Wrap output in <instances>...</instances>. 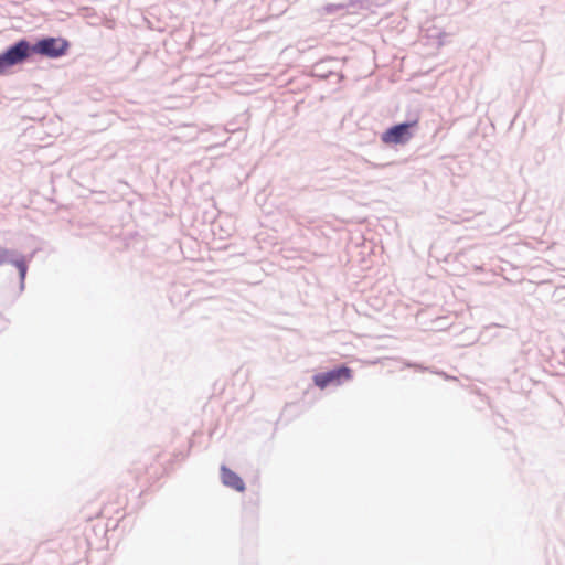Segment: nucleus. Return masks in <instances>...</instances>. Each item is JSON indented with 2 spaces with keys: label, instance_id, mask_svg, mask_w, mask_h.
<instances>
[{
  "label": "nucleus",
  "instance_id": "7",
  "mask_svg": "<svg viewBox=\"0 0 565 565\" xmlns=\"http://www.w3.org/2000/svg\"><path fill=\"white\" fill-rule=\"evenodd\" d=\"M220 470L221 480L225 487L231 488L237 492L245 491L246 484L238 473L230 469L226 465H222Z\"/></svg>",
  "mask_w": 565,
  "mask_h": 565
},
{
  "label": "nucleus",
  "instance_id": "4",
  "mask_svg": "<svg viewBox=\"0 0 565 565\" xmlns=\"http://www.w3.org/2000/svg\"><path fill=\"white\" fill-rule=\"evenodd\" d=\"M352 376L353 370L351 367L345 364H339L328 371L315 374L312 380L317 387L324 390L330 385H340L351 380Z\"/></svg>",
  "mask_w": 565,
  "mask_h": 565
},
{
  "label": "nucleus",
  "instance_id": "3",
  "mask_svg": "<svg viewBox=\"0 0 565 565\" xmlns=\"http://www.w3.org/2000/svg\"><path fill=\"white\" fill-rule=\"evenodd\" d=\"M34 253L22 255L17 249L0 246V266L11 264L18 269L20 280V291L24 290L25 278L29 270V263L32 260Z\"/></svg>",
  "mask_w": 565,
  "mask_h": 565
},
{
  "label": "nucleus",
  "instance_id": "1",
  "mask_svg": "<svg viewBox=\"0 0 565 565\" xmlns=\"http://www.w3.org/2000/svg\"><path fill=\"white\" fill-rule=\"evenodd\" d=\"M20 44L25 63L34 55L57 60L65 56L71 47V42L62 36L42 35L30 41L28 38H20Z\"/></svg>",
  "mask_w": 565,
  "mask_h": 565
},
{
  "label": "nucleus",
  "instance_id": "2",
  "mask_svg": "<svg viewBox=\"0 0 565 565\" xmlns=\"http://www.w3.org/2000/svg\"><path fill=\"white\" fill-rule=\"evenodd\" d=\"M419 129V114L411 113L402 122L387 127L380 136L382 143L386 146H405Z\"/></svg>",
  "mask_w": 565,
  "mask_h": 565
},
{
  "label": "nucleus",
  "instance_id": "6",
  "mask_svg": "<svg viewBox=\"0 0 565 565\" xmlns=\"http://www.w3.org/2000/svg\"><path fill=\"white\" fill-rule=\"evenodd\" d=\"M340 62L338 58L326 57L316 62L311 66V75L319 79H328L335 77L337 83H340L344 76L339 72Z\"/></svg>",
  "mask_w": 565,
  "mask_h": 565
},
{
  "label": "nucleus",
  "instance_id": "5",
  "mask_svg": "<svg viewBox=\"0 0 565 565\" xmlns=\"http://www.w3.org/2000/svg\"><path fill=\"white\" fill-rule=\"evenodd\" d=\"M20 40L12 42L0 52V77L11 74L12 68L25 63Z\"/></svg>",
  "mask_w": 565,
  "mask_h": 565
},
{
  "label": "nucleus",
  "instance_id": "9",
  "mask_svg": "<svg viewBox=\"0 0 565 565\" xmlns=\"http://www.w3.org/2000/svg\"><path fill=\"white\" fill-rule=\"evenodd\" d=\"M365 164L369 167V168H373V169H379V168H384V167H388V166H393L394 162H387V163H374V162H371L370 160H365Z\"/></svg>",
  "mask_w": 565,
  "mask_h": 565
},
{
  "label": "nucleus",
  "instance_id": "8",
  "mask_svg": "<svg viewBox=\"0 0 565 565\" xmlns=\"http://www.w3.org/2000/svg\"><path fill=\"white\" fill-rule=\"evenodd\" d=\"M347 8L348 6L344 3H328L319 12L323 15H332L345 11Z\"/></svg>",
  "mask_w": 565,
  "mask_h": 565
}]
</instances>
